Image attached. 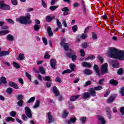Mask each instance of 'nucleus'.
<instances>
[{"mask_svg":"<svg viewBox=\"0 0 124 124\" xmlns=\"http://www.w3.org/2000/svg\"><path fill=\"white\" fill-rule=\"evenodd\" d=\"M107 56L111 59L122 61L124 60V51L118 49L115 47H109Z\"/></svg>","mask_w":124,"mask_h":124,"instance_id":"nucleus-1","label":"nucleus"},{"mask_svg":"<svg viewBox=\"0 0 124 124\" xmlns=\"http://www.w3.org/2000/svg\"><path fill=\"white\" fill-rule=\"evenodd\" d=\"M16 21L19 22L20 24L22 25H30L31 24V14L28 13L26 16H20L16 18Z\"/></svg>","mask_w":124,"mask_h":124,"instance_id":"nucleus-2","label":"nucleus"},{"mask_svg":"<svg viewBox=\"0 0 124 124\" xmlns=\"http://www.w3.org/2000/svg\"><path fill=\"white\" fill-rule=\"evenodd\" d=\"M108 73V64L107 63H105L101 66V73L103 75Z\"/></svg>","mask_w":124,"mask_h":124,"instance_id":"nucleus-3","label":"nucleus"},{"mask_svg":"<svg viewBox=\"0 0 124 124\" xmlns=\"http://www.w3.org/2000/svg\"><path fill=\"white\" fill-rule=\"evenodd\" d=\"M70 68L71 69L65 70L62 72V74H65V73H71L72 71H74L75 68V65L74 63H71L69 65Z\"/></svg>","mask_w":124,"mask_h":124,"instance_id":"nucleus-4","label":"nucleus"},{"mask_svg":"<svg viewBox=\"0 0 124 124\" xmlns=\"http://www.w3.org/2000/svg\"><path fill=\"white\" fill-rule=\"evenodd\" d=\"M25 113L26 116L31 119L32 117V114H31V108L29 107H26L25 108Z\"/></svg>","mask_w":124,"mask_h":124,"instance_id":"nucleus-5","label":"nucleus"},{"mask_svg":"<svg viewBox=\"0 0 124 124\" xmlns=\"http://www.w3.org/2000/svg\"><path fill=\"white\" fill-rule=\"evenodd\" d=\"M97 119L98 121L99 124H105L106 121L105 119L101 115H97Z\"/></svg>","mask_w":124,"mask_h":124,"instance_id":"nucleus-6","label":"nucleus"},{"mask_svg":"<svg viewBox=\"0 0 124 124\" xmlns=\"http://www.w3.org/2000/svg\"><path fill=\"white\" fill-rule=\"evenodd\" d=\"M117 97V94H113L112 95H110L108 99L107 100V102L108 103H112L115 100V98Z\"/></svg>","mask_w":124,"mask_h":124,"instance_id":"nucleus-7","label":"nucleus"},{"mask_svg":"<svg viewBox=\"0 0 124 124\" xmlns=\"http://www.w3.org/2000/svg\"><path fill=\"white\" fill-rule=\"evenodd\" d=\"M65 40L62 41L60 44L61 46H62L65 51H67L68 50V44L65 43L64 42Z\"/></svg>","mask_w":124,"mask_h":124,"instance_id":"nucleus-8","label":"nucleus"},{"mask_svg":"<svg viewBox=\"0 0 124 124\" xmlns=\"http://www.w3.org/2000/svg\"><path fill=\"white\" fill-rule=\"evenodd\" d=\"M66 56L68 58H71L73 62H75V61H76V59H77V56L76 55H72L71 53H69L68 52L66 53Z\"/></svg>","mask_w":124,"mask_h":124,"instance_id":"nucleus-9","label":"nucleus"},{"mask_svg":"<svg viewBox=\"0 0 124 124\" xmlns=\"http://www.w3.org/2000/svg\"><path fill=\"white\" fill-rule=\"evenodd\" d=\"M93 69L94 70L97 74V75L100 77V75L99 74L100 72V70H99V67H98V66L96 64H94L93 67Z\"/></svg>","mask_w":124,"mask_h":124,"instance_id":"nucleus-10","label":"nucleus"},{"mask_svg":"<svg viewBox=\"0 0 124 124\" xmlns=\"http://www.w3.org/2000/svg\"><path fill=\"white\" fill-rule=\"evenodd\" d=\"M47 118L48 120V124H51L54 122L53 116L52 115V113L50 112H47Z\"/></svg>","mask_w":124,"mask_h":124,"instance_id":"nucleus-11","label":"nucleus"},{"mask_svg":"<svg viewBox=\"0 0 124 124\" xmlns=\"http://www.w3.org/2000/svg\"><path fill=\"white\" fill-rule=\"evenodd\" d=\"M50 66L51 68H52L53 69H55L56 64H57V60H56L55 59H51L50 61Z\"/></svg>","mask_w":124,"mask_h":124,"instance_id":"nucleus-12","label":"nucleus"},{"mask_svg":"<svg viewBox=\"0 0 124 124\" xmlns=\"http://www.w3.org/2000/svg\"><path fill=\"white\" fill-rule=\"evenodd\" d=\"M9 86L10 87H12L13 88H14V89H16V90H18L19 89V86L17 84L12 82V81H10L8 83Z\"/></svg>","mask_w":124,"mask_h":124,"instance_id":"nucleus-13","label":"nucleus"},{"mask_svg":"<svg viewBox=\"0 0 124 124\" xmlns=\"http://www.w3.org/2000/svg\"><path fill=\"white\" fill-rule=\"evenodd\" d=\"M95 91L93 88H90L89 91L90 95L93 97L96 96V93Z\"/></svg>","mask_w":124,"mask_h":124,"instance_id":"nucleus-14","label":"nucleus"},{"mask_svg":"<svg viewBox=\"0 0 124 124\" xmlns=\"http://www.w3.org/2000/svg\"><path fill=\"white\" fill-rule=\"evenodd\" d=\"M10 52L9 51H0V57H3L4 56H8Z\"/></svg>","mask_w":124,"mask_h":124,"instance_id":"nucleus-15","label":"nucleus"},{"mask_svg":"<svg viewBox=\"0 0 124 124\" xmlns=\"http://www.w3.org/2000/svg\"><path fill=\"white\" fill-rule=\"evenodd\" d=\"M53 92L55 95V96H59L60 95V92H59V90L58 88L56 86L53 87Z\"/></svg>","mask_w":124,"mask_h":124,"instance_id":"nucleus-16","label":"nucleus"},{"mask_svg":"<svg viewBox=\"0 0 124 124\" xmlns=\"http://www.w3.org/2000/svg\"><path fill=\"white\" fill-rule=\"evenodd\" d=\"M110 62L112 63V66L114 68H118L119 67V62H118L111 60Z\"/></svg>","mask_w":124,"mask_h":124,"instance_id":"nucleus-17","label":"nucleus"},{"mask_svg":"<svg viewBox=\"0 0 124 124\" xmlns=\"http://www.w3.org/2000/svg\"><path fill=\"white\" fill-rule=\"evenodd\" d=\"M7 81H6V78L4 77H2L0 78V86L2 85V84H6Z\"/></svg>","mask_w":124,"mask_h":124,"instance_id":"nucleus-18","label":"nucleus"},{"mask_svg":"<svg viewBox=\"0 0 124 124\" xmlns=\"http://www.w3.org/2000/svg\"><path fill=\"white\" fill-rule=\"evenodd\" d=\"M82 66L83 67H92V64L90 62H82Z\"/></svg>","mask_w":124,"mask_h":124,"instance_id":"nucleus-19","label":"nucleus"},{"mask_svg":"<svg viewBox=\"0 0 124 124\" xmlns=\"http://www.w3.org/2000/svg\"><path fill=\"white\" fill-rule=\"evenodd\" d=\"M55 19V16H47L46 18V22H52V20Z\"/></svg>","mask_w":124,"mask_h":124,"instance_id":"nucleus-20","label":"nucleus"},{"mask_svg":"<svg viewBox=\"0 0 124 124\" xmlns=\"http://www.w3.org/2000/svg\"><path fill=\"white\" fill-rule=\"evenodd\" d=\"M82 97L84 99H87L88 98H90V97H91L90 93H89L88 92L84 93L82 95Z\"/></svg>","mask_w":124,"mask_h":124,"instance_id":"nucleus-21","label":"nucleus"},{"mask_svg":"<svg viewBox=\"0 0 124 124\" xmlns=\"http://www.w3.org/2000/svg\"><path fill=\"white\" fill-rule=\"evenodd\" d=\"M1 9H2V10H10V7H9L8 5H6L4 3Z\"/></svg>","mask_w":124,"mask_h":124,"instance_id":"nucleus-22","label":"nucleus"},{"mask_svg":"<svg viewBox=\"0 0 124 124\" xmlns=\"http://www.w3.org/2000/svg\"><path fill=\"white\" fill-rule=\"evenodd\" d=\"M8 33H9V31L7 30L0 31V35H6V34Z\"/></svg>","mask_w":124,"mask_h":124,"instance_id":"nucleus-23","label":"nucleus"},{"mask_svg":"<svg viewBox=\"0 0 124 124\" xmlns=\"http://www.w3.org/2000/svg\"><path fill=\"white\" fill-rule=\"evenodd\" d=\"M6 39L7 40H9V41H13L14 39V37L11 34H8L6 36Z\"/></svg>","mask_w":124,"mask_h":124,"instance_id":"nucleus-24","label":"nucleus"},{"mask_svg":"<svg viewBox=\"0 0 124 124\" xmlns=\"http://www.w3.org/2000/svg\"><path fill=\"white\" fill-rule=\"evenodd\" d=\"M76 118H71L69 121L67 122L68 124H71L72 123H75L77 121Z\"/></svg>","mask_w":124,"mask_h":124,"instance_id":"nucleus-25","label":"nucleus"},{"mask_svg":"<svg viewBox=\"0 0 124 124\" xmlns=\"http://www.w3.org/2000/svg\"><path fill=\"white\" fill-rule=\"evenodd\" d=\"M80 95H77L76 96H72L70 98L71 101H75L76 99L79 98Z\"/></svg>","mask_w":124,"mask_h":124,"instance_id":"nucleus-26","label":"nucleus"},{"mask_svg":"<svg viewBox=\"0 0 124 124\" xmlns=\"http://www.w3.org/2000/svg\"><path fill=\"white\" fill-rule=\"evenodd\" d=\"M47 31L49 36H53V32H52V29L51 27H48L47 28Z\"/></svg>","mask_w":124,"mask_h":124,"instance_id":"nucleus-27","label":"nucleus"},{"mask_svg":"<svg viewBox=\"0 0 124 124\" xmlns=\"http://www.w3.org/2000/svg\"><path fill=\"white\" fill-rule=\"evenodd\" d=\"M40 104V101H39V100H37L36 101V102L35 103L34 106L33 107V108H34V109H35V108H37V107H39Z\"/></svg>","mask_w":124,"mask_h":124,"instance_id":"nucleus-28","label":"nucleus"},{"mask_svg":"<svg viewBox=\"0 0 124 124\" xmlns=\"http://www.w3.org/2000/svg\"><path fill=\"white\" fill-rule=\"evenodd\" d=\"M84 73L87 75H91L92 74V71L89 69H86L84 71Z\"/></svg>","mask_w":124,"mask_h":124,"instance_id":"nucleus-29","label":"nucleus"},{"mask_svg":"<svg viewBox=\"0 0 124 124\" xmlns=\"http://www.w3.org/2000/svg\"><path fill=\"white\" fill-rule=\"evenodd\" d=\"M56 24L58 26V27L59 28V29H62V23L60 22V20H59V19L56 18Z\"/></svg>","mask_w":124,"mask_h":124,"instance_id":"nucleus-30","label":"nucleus"},{"mask_svg":"<svg viewBox=\"0 0 124 124\" xmlns=\"http://www.w3.org/2000/svg\"><path fill=\"white\" fill-rule=\"evenodd\" d=\"M109 83L111 84V85H114V86H117V85H118V82L114 79L110 80Z\"/></svg>","mask_w":124,"mask_h":124,"instance_id":"nucleus-31","label":"nucleus"},{"mask_svg":"<svg viewBox=\"0 0 124 124\" xmlns=\"http://www.w3.org/2000/svg\"><path fill=\"white\" fill-rule=\"evenodd\" d=\"M41 27L40 25L35 24L34 25V30L35 31H39V29H40Z\"/></svg>","mask_w":124,"mask_h":124,"instance_id":"nucleus-32","label":"nucleus"},{"mask_svg":"<svg viewBox=\"0 0 124 124\" xmlns=\"http://www.w3.org/2000/svg\"><path fill=\"white\" fill-rule=\"evenodd\" d=\"M69 113L68 111L67 110H65L63 112V114H62V118H64V119H65V118H66L68 115Z\"/></svg>","mask_w":124,"mask_h":124,"instance_id":"nucleus-33","label":"nucleus"},{"mask_svg":"<svg viewBox=\"0 0 124 124\" xmlns=\"http://www.w3.org/2000/svg\"><path fill=\"white\" fill-rule=\"evenodd\" d=\"M57 8H59V6H51L49 7L51 11H55Z\"/></svg>","mask_w":124,"mask_h":124,"instance_id":"nucleus-34","label":"nucleus"},{"mask_svg":"<svg viewBox=\"0 0 124 124\" xmlns=\"http://www.w3.org/2000/svg\"><path fill=\"white\" fill-rule=\"evenodd\" d=\"M103 88L101 86H98L94 87L93 89L94 91H101Z\"/></svg>","mask_w":124,"mask_h":124,"instance_id":"nucleus-35","label":"nucleus"},{"mask_svg":"<svg viewBox=\"0 0 124 124\" xmlns=\"http://www.w3.org/2000/svg\"><path fill=\"white\" fill-rule=\"evenodd\" d=\"M23 103H24L23 100H20L17 103V105L18 107H22Z\"/></svg>","mask_w":124,"mask_h":124,"instance_id":"nucleus-36","label":"nucleus"},{"mask_svg":"<svg viewBox=\"0 0 124 124\" xmlns=\"http://www.w3.org/2000/svg\"><path fill=\"white\" fill-rule=\"evenodd\" d=\"M13 91V90L10 87H9L6 89V93H7L8 94H11Z\"/></svg>","mask_w":124,"mask_h":124,"instance_id":"nucleus-37","label":"nucleus"},{"mask_svg":"<svg viewBox=\"0 0 124 124\" xmlns=\"http://www.w3.org/2000/svg\"><path fill=\"white\" fill-rule=\"evenodd\" d=\"M39 70L40 72V73H41V74H45L46 73V72H45V71L44 70V69L43 68V67H40L39 68Z\"/></svg>","mask_w":124,"mask_h":124,"instance_id":"nucleus-38","label":"nucleus"},{"mask_svg":"<svg viewBox=\"0 0 124 124\" xmlns=\"http://www.w3.org/2000/svg\"><path fill=\"white\" fill-rule=\"evenodd\" d=\"M95 59V57H94L93 55H91L89 56L88 57L86 58L85 60V61H88V60H94Z\"/></svg>","mask_w":124,"mask_h":124,"instance_id":"nucleus-39","label":"nucleus"},{"mask_svg":"<svg viewBox=\"0 0 124 124\" xmlns=\"http://www.w3.org/2000/svg\"><path fill=\"white\" fill-rule=\"evenodd\" d=\"M25 75L28 79H29V81H31V76L30 74L27 72H25Z\"/></svg>","mask_w":124,"mask_h":124,"instance_id":"nucleus-40","label":"nucleus"},{"mask_svg":"<svg viewBox=\"0 0 124 124\" xmlns=\"http://www.w3.org/2000/svg\"><path fill=\"white\" fill-rule=\"evenodd\" d=\"M79 120L82 124H85V122H86V120H87V118H86L85 117H82L80 118Z\"/></svg>","mask_w":124,"mask_h":124,"instance_id":"nucleus-41","label":"nucleus"},{"mask_svg":"<svg viewBox=\"0 0 124 124\" xmlns=\"http://www.w3.org/2000/svg\"><path fill=\"white\" fill-rule=\"evenodd\" d=\"M5 121L6 122H9V121H11V122H14L15 119L12 117H7L5 118Z\"/></svg>","mask_w":124,"mask_h":124,"instance_id":"nucleus-42","label":"nucleus"},{"mask_svg":"<svg viewBox=\"0 0 124 124\" xmlns=\"http://www.w3.org/2000/svg\"><path fill=\"white\" fill-rule=\"evenodd\" d=\"M19 59L20 61H23L24 59H25V55L23 54H19V56H18Z\"/></svg>","mask_w":124,"mask_h":124,"instance_id":"nucleus-43","label":"nucleus"},{"mask_svg":"<svg viewBox=\"0 0 124 124\" xmlns=\"http://www.w3.org/2000/svg\"><path fill=\"white\" fill-rule=\"evenodd\" d=\"M35 100V97H31L27 102L28 103H31V102H34V101Z\"/></svg>","mask_w":124,"mask_h":124,"instance_id":"nucleus-44","label":"nucleus"},{"mask_svg":"<svg viewBox=\"0 0 124 124\" xmlns=\"http://www.w3.org/2000/svg\"><path fill=\"white\" fill-rule=\"evenodd\" d=\"M6 22H8V23H9L10 24H13V25H14L15 24V22L13 21L12 19H6Z\"/></svg>","mask_w":124,"mask_h":124,"instance_id":"nucleus-45","label":"nucleus"},{"mask_svg":"<svg viewBox=\"0 0 124 124\" xmlns=\"http://www.w3.org/2000/svg\"><path fill=\"white\" fill-rule=\"evenodd\" d=\"M88 37V34L86 33H82L80 35V38H82V39H85V38H87Z\"/></svg>","mask_w":124,"mask_h":124,"instance_id":"nucleus-46","label":"nucleus"},{"mask_svg":"<svg viewBox=\"0 0 124 124\" xmlns=\"http://www.w3.org/2000/svg\"><path fill=\"white\" fill-rule=\"evenodd\" d=\"M13 64L14 67H16V68H17V69L20 68V65H19L16 62H13Z\"/></svg>","mask_w":124,"mask_h":124,"instance_id":"nucleus-47","label":"nucleus"},{"mask_svg":"<svg viewBox=\"0 0 124 124\" xmlns=\"http://www.w3.org/2000/svg\"><path fill=\"white\" fill-rule=\"evenodd\" d=\"M120 113L122 116L124 115V107H122L120 108Z\"/></svg>","mask_w":124,"mask_h":124,"instance_id":"nucleus-48","label":"nucleus"},{"mask_svg":"<svg viewBox=\"0 0 124 124\" xmlns=\"http://www.w3.org/2000/svg\"><path fill=\"white\" fill-rule=\"evenodd\" d=\"M92 38L94 40H95V39H97V35L95 34L94 32H92Z\"/></svg>","mask_w":124,"mask_h":124,"instance_id":"nucleus-49","label":"nucleus"},{"mask_svg":"<svg viewBox=\"0 0 124 124\" xmlns=\"http://www.w3.org/2000/svg\"><path fill=\"white\" fill-rule=\"evenodd\" d=\"M44 81H47V82H49V81H51V77L46 76L44 78Z\"/></svg>","mask_w":124,"mask_h":124,"instance_id":"nucleus-50","label":"nucleus"},{"mask_svg":"<svg viewBox=\"0 0 124 124\" xmlns=\"http://www.w3.org/2000/svg\"><path fill=\"white\" fill-rule=\"evenodd\" d=\"M92 84V81H87L84 85V87H88V86H90Z\"/></svg>","mask_w":124,"mask_h":124,"instance_id":"nucleus-51","label":"nucleus"},{"mask_svg":"<svg viewBox=\"0 0 124 124\" xmlns=\"http://www.w3.org/2000/svg\"><path fill=\"white\" fill-rule=\"evenodd\" d=\"M46 87H47V88H50V87L52 86V81L51 80L47 81L46 83Z\"/></svg>","mask_w":124,"mask_h":124,"instance_id":"nucleus-52","label":"nucleus"},{"mask_svg":"<svg viewBox=\"0 0 124 124\" xmlns=\"http://www.w3.org/2000/svg\"><path fill=\"white\" fill-rule=\"evenodd\" d=\"M120 93L122 95V96H124V87H122L120 88Z\"/></svg>","mask_w":124,"mask_h":124,"instance_id":"nucleus-53","label":"nucleus"},{"mask_svg":"<svg viewBox=\"0 0 124 124\" xmlns=\"http://www.w3.org/2000/svg\"><path fill=\"white\" fill-rule=\"evenodd\" d=\"M72 30L74 32H76V31H77V30H78V27H77V25H74L72 27Z\"/></svg>","mask_w":124,"mask_h":124,"instance_id":"nucleus-54","label":"nucleus"},{"mask_svg":"<svg viewBox=\"0 0 124 124\" xmlns=\"http://www.w3.org/2000/svg\"><path fill=\"white\" fill-rule=\"evenodd\" d=\"M123 72H124V71L123 70V69L120 68L117 71V74L119 75H122V74H123Z\"/></svg>","mask_w":124,"mask_h":124,"instance_id":"nucleus-55","label":"nucleus"},{"mask_svg":"<svg viewBox=\"0 0 124 124\" xmlns=\"http://www.w3.org/2000/svg\"><path fill=\"white\" fill-rule=\"evenodd\" d=\"M80 53L81 57H85V50L84 49H81Z\"/></svg>","mask_w":124,"mask_h":124,"instance_id":"nucleus-56","label":"nucleus"},{"mask_svg":"<svg viewBox=\"0 0 124 124\" xmlns=\"http://www.w3.org/2000/svg\"><path fill=\"white\" fill-rule=\"evenodd\" d=\"M83 8V14H84V15H86V14H87V12L88 11V10H87V8H86V6H83V7H82Z\"/></svg>","mask_w":124,"mask_h":124,"instance_id":"nucleus-57","label":"nucleus"},{"mask_svg":"<svg viewBox=\"0 0 124 124\" xmlns=\"http://www.w3.org/2000/svg\"><path fill=\"white\" fill-rule=\"evenodd\" d=\"M23 95L22 94H19V95H18L17 96V100H23Z\"/></svg>","mask_w":124,"mask_h":124,"instance_id":"nucleus-58","label":"nucleus"},{"mask_svg":"<svg viewBox=\"0 0 124 124\" xmlns=\"http://www.w3.org/2000/svg\"><path fill=\"white\" fill-rule=\"evenodd\" d=\"M62 11L63 12H66L67 11H69V9L68 7H65L62 9Z\"/></svg>","mask_w":124,"mask_h":124,"instance_id":"nucleus-59","label":"nucleus"},{"mask_svg":"<svg viewBox=\"0 0 124 124\" xmlns=\"http://www.w3.org/2000/svg\"><path fill=\"white\" fill-rule=\"evenodd\" d=\"M98 59L99 61L101 62V63H102V62H104L103 58L102 57L100 56V55L98 56Z\"/></svg>","mask_w":124,"mask_h":124,"instance_id":"nucleus-60","label":"nucleus"},{"mask_svg":"<svg viewBox=\"0 0 124 124\" xmlns=\"http://www.w3.org/2000/svg\"><path fill=\"white\" fill-rule=\"evenodd\" d=\"M42 2V5L45 8H46L47 7V5L46 3H45V2H44V0H41Z\"/></svg>","mask_w":124,"mask_h":124,"instance_id":"nucleus-61","label":"nucleus"},{"mask_svg":"<svg viewBox=\"0 0 124 124\" xmlns=\"http://www.w3.org/2000/svg\"><path fill=\"white\" fill-rule=\"evenodd\" d=\"M10 114L11 117H15V116H16V112L14 111H12Z\"/></svg>","mask_w":124,"mask_h":124,"instance_id":"nucleus-62","label":"nucleus"},{"mask_svg":"<svg viewBox=\"0 0 124 124\" xmlns=\"http://www.w3.org/2000/svg\"><path fill=\"white\" fill-rule=\"evenodd\" d=\"M56 82H57L58 83H62V79L61 78L57 77L55 79Z\"/></svg>","mask_w":124,"mask_h":124,"instance_id":"nucleus-63","label":"nucleus"},{"mask_svg":"<svg viewBox=\"0 0 124 124\" xmlns=\"http://www.w3.org/2000/svg\"><path fill=\"white\" fill-rule=\"evenodd\" d=\"M12 3L14 5H17L18 4V3L17 2V0H11Z\"/></svg>","mask_w":124,"mask_h":124,"instance_id":"nucleus-64","label":"nucleus"}]
</instances>
